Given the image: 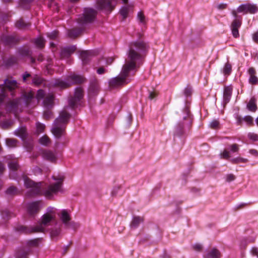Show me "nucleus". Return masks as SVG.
I'll return each mask as SVG.
<instances>
[{
	"mask_svg": "<svg viewBox=\"0 0 258 258\" xmlns=\"http://www.w3.org/2000/svg\"><path fill=\"white\" fill-rule=\"evenodd\" d=\"M2 92L3 93L5 88H7L11 91L15 89L17 87V82L15 80L8 78L4 80V83L2 84Z\"/></svg>",
	"mask_w": 258,
	"mask_h": 258,
	"instance_id": "obj_15",
	"label": "nucleus"
},
{
	"mask_svg": "<svg viewBox=\"0 0 258 258\" xmlns=\"http://www.w3.org/2000/svg\"><path fill=\"white\" fill-rule=\"evenodd\" d=\"M191 94V90L189 88H185L184 90V94L186 96L190 95Z\"/></svg>",
	"mask_w": 258,
	"mask_h": 258,
	"instance_id": "obj_60",
	"label": "nucleus"
},
{
	"mask_svg": "<svg viewBox=\"0 0 258 258\" xmlns=\"http://www.w3.org/2000/svg\"><path fill=\"white\" fill-rule=\"evenodd\" d=\"M52 116V112L50 110H46L44 112L43 117L46 119H48Z\"/></svg>",
	"mask_w": 258,
	"mask_h": 258,
	"instance_id": "obj_50",
	"label": "nucleus"
},
{
	"mask_svg": "<svg viewBox=\"0 0 258 258\" xmlns=\"http://www.w3.org/2000/svg\"><path fill=\"white\" fill-rule=\"evenodd\" d=\"M15 134L22 138L25 137L26 135V129L25 127H20L15 131Z\"/></svg>",
	"mask_w": 258,
	"mask_h": 258,
	"instance_id": "obj_31",
	"label": "nucleus"
},
{
	"mask_svg": "<svg viewBox=\"0 0 258 258\" xmlns=\"http://www.w3.org/2000/svg\"><path fill=\"white\" fill-rule=\"evenodd\" d=\"M258 11V7L252 4H245L240 5L237 8V12L244 14H255Z\"/></svg>",
	"mask_w": 258,
	"mask_h": 258,
	"instance_id": "obj_7",
	"label": "nucleus"
},
{
	"mask_svg": "<svg viewBox=\"0 0 258 258\" xmlns=\"http://www.w3.org/2000/svg\"><path fill=\"white\" fill-rule=\"evenodd\" d=\"M116 5L115 0H99L97 2V7L101 10L112 11Z\"/></svg>",
	"mask_w": 258,
	"mask_h": 258,
	"instance_id": "obj_8",
	"label": "nucleus"
},
{
	"mask_svg": "<svg viewBox=\"0 0 258 258\" xmlns=\"http://www.w3.org/2000/svg\"><path fill=\"white\" fill-rule=\"evenodd\" d=\"M248 160L246 158H243L241 157L235 158L231 159L230 161L233 164H237L240 162L246 163L248 162Z\"/></svg>",
	"mask_w": 258,
	"mask_h": 258,
	"instance_id": "obj_37",
	"label": "nucleus"
},
{
	"mask_svg": "<svg viewBox=\"0 0 258 258\" xmlns=\"http://www.w3.org/2000/svg\"><path fill=\"white\" fill-rule=\"evenodd\" d=\"M36 131L38 134L42 133L45 129V125L39 122H37L36 123Z\"/></svg>",
	"mask_w": 258,
	"mask_h": 258,
	"instance_id": "obj_39",
	"label": "nucleus"
},
{
	"mask_svg": "<svg viewBox=\"0 0 258 258\" xmlns=\"http://www.w3.org/2000/svg\"><path fill=\"white\" fill-rule=\"evenodd\" d=\"M235 179V176L232 174H229L226 175V181L230 182L233 181Z\"/></svg>",
	"mask_w": 258,
	"mask_h": 258,
	"instance_id": "obj_52",
	"label": "nucleus"
},
{
	"mask_svg": "<svg viewBox=\"0 0 258 258\" xmlns=\"http://www.w3.org/2000/svg\"><path fill=\"white\" fill-rule=\"evenodd\" d=\"M82 30L80 28L70 30L68 32V35L71 38H75L81 34Z\"/></svg>",
	"mask_w": 258,
	"mask_h": 258,
	"instance_id": "obj_25",
	"label": "nucleus"
},
{
	"mask_svg": "<svg viewBox=\"0 0 258 258\" xmlns=\"http://www.w3.org/2000/svg\"><path fill=\"white\" fill-rule=\"evenodd\" d=\"M9 167L10 170L15 171L19 168V165L17 161H12L9 163Z\"/></svg>",
	"mask_w": 258,
	"mask_h": 258,
	"instance_id": "obj_38",
	"label": "nucleus"
},
{
	"mask_svg": "<svg viewBox=\"0 0 258 258\" xmlns=\"http://www.w3.org/2000/svg\"><path fill=\"white\" fill-rule=\"evenodd\" d=\"M96 15V12L91 8H85L82 15L78 18V23L82 26L91 23L94 21Z\"/></svg>",
	"mask_w": 258,
	"mask_h": 258,
	"instance_id": "obj_5",
	"label": "nucleus"
},
{
	"mask_svg": "<svg viewBox=\"0 0 258 258\" xmlns=\"http://www.w3.org/2000/svg\"><path fill=\"white\" fill-rule=\"evenodd\" d=\"M210 127L212 129H217L219 126V121L218 120H213L210 123Z\"/></svg>",
	"mask_w": 258,
	"mask_h": 258,
	"instance_id": "obj_42",
	"label": "nucleus"
},
{
	"mask_svg": "<svg viewBox=\"0 0 258 258\" xmlns=\"http://www.w3.org/2000/svg\"><path fill=\"white\" fill-rule=\"evenodd\" d=\"M251 252L253 255L258 257V249L255 247H253L251 250Z\"/></svg>",
	"mask_w": 258,
	"mask_h": 258,
	"instance_id": "obj_56",
	"label": "nucleus"
},
{
	"mask_svg": "<svg viewBox=\"0 0 258 258\" xmlns=\"http://www.w3.org/2000/svg\"><path fill=\"white\" fill-rule=\"evenodd\" d=\"M17 61V59L15 58V57H11L8 60V63L9 64H11V63H15Z\"/></svg>",
	"mask_w": 258,
	"mask_h": 258,
	"instance_id": "obj_59",
	"label": "nucleus"
},
{
	"mask_svg": "<svg viewBox=\"0 0 258 258\" xmlns=\"http://www.w3.org/2000/svg\"><path fill=\"white\" fill-rule=\"evenodd\" d=\"M184 125L182 123H178L176 126V133L177 135H179L182 134V130L183 128Z\"/></svg>",
	"mask_w": 258,
	"mask_h": 258,
	"instance_id": "obj_41",
	"label": "nucleus"
},
{
	"mask_svg": "<svg viewBox=\"0 0 258 258\" xmlns=\"http://www.w3.org/2000/svg\"><path fill=\"white\" fill-rule=\"evenodd\" d=\"M25 103L27 106L30 105L31 102L34 100V93L32 92L25 93L23 95Z\"/></svg>",
	"mask_w": 258,
	"mask_h": 258,
	"instance_id": "obj_24",
	"label": "nucleus"
},
{
	"mask_svg": "<svg viewBox=\"0 0 258 258\" xmlns=\"http://www.w3.org/2000/svg\"><path fill=\"white\" fill-rule=\"evenodd\" d=\"M34 43L38 48H43L44 46L45 41L42 37H39L34 40Z\"/></svg>",
	"mask_w": 258,
	"mask_h": 258,
	"instance_id": "obj_32",
	"label": "nucleus"
},
{
	"mask_svg": "<svg viewBox=\"0 0 258 258\" xmlns=\"http://www.w3.org/2000/svg\"><path fill=\"white\" fill-rule=\"evenodd\" d=\"M2 41L8 45H10L15 43L17 41L18 39L13 36H4L2 38Z\"/></svg>",
	"mask_w": 258,
	"mask_h": 258,
	"instance_id": "obj_20",
	"label": "nucleus"
},
{
	"mask_svg": "<svg viewBox=\"0 0 258 258\" xmlns=\"http://www.w3.org/2000/svg\"><path fill=\"white\" fill-rule=\"evenodd\" d=\"M28 252L24 250H21L18 252L17 258H27V256Z\"/></svg>",
	"mask_w": 258,
	"mask_h": 258,
	"instance_id": "obj_45",
	"label": "nucleus"
},
{
	"mask_svg": "<svg viewBox=\"0 0 258 258\" xmlns=\"http://www.w3.org/2000/svg\"><path fill=\"white\" fill-rule=\"evenodd\" d=\"M62 223L67 227L75 224L74 222H70L71 217L69 212L67 210H62L58 215Z\"/></svg>",
	"mask_w": 258,
	"mask_h": 258,
	"instance_id": "obj_10",
	"label": "nucleus"
},
{
	"mask_svg": "<svg viewBox=\"0 0 258 258\" xmlns=\"http://www.w3.org/2000/svg\"><path fill=\"white\" fill-rule=\"evenodd\" d=\"M220 257L221 253L220 251L215 248L208 251L204 256V258H220Z\"/></svg>",
	"mask_w": 258,
	"mask_h": 258,
	"instance_id": "obj_21",
	"label": "nucleus"
},
{
	"mask_svg": "<svg viewBox=\"0 0 258 258\" xmlns=\"http://www.w3.org/2000/svg\"><path fill=\"white\" fill-rule=\"evenodd\" d=\"M130 8V7L129 6H123L120 8L119 13L122 17L123 20L127 17Z\"/></svg>",
	"mask_w": 258,
	"mask_h": 258,
	"instance_id": "obj_28",
	"label": "nucleus"
},
{
	"mask_svg": "<svg viewBox=\"0 0 258 258\" xmlns=\"http://www.w3.org/2000/svg\"><path fill=\"white\" fill-rule=\"evenodd\" d=\"M60 233V228H58V229L56 228L55 229H52L50 232L51 237L52 238H54L56 237L57 236H58L59 235Z\"/></svg>",
	"mask_w": 258,
	"mask_h": 258,
	"instance_id": "obj_40",
	"label": "nucleus"
},
{
	"mask_svg": "<svg viewBox=\"0 0 258 258\" xmlns=\"http://www.w3.org/2000/svg\"><path fill=\"white\" fill-rule=\"evenodd\" d=\"M106 72V70L103 67H100L97 70V73L99 75L104 74Z\"/></svg>",
	"mask_w": 258,
	"mask_h": 258,
	"instance_id": "obj_55",
	"label": "nucleus"
},
{
	"mask_svg": "<svg viewBox=\"0 0 258 258\" xmlns=\"http://www.w3.org/2000/svg\"><path fill=\"white\" fill-rule=\"evenodd\" d=\"M192 247L195 250L198 251H200L202 248V246L200 244H195L192 246Z\"/></svg>",
	"mask_w": 258,
	"mask_h": 258,
	"instance_id": "obj_54",
	"label": "nucleus"
},
{
	"mask_svg": "<svg viewBox=\"0 0 258 258\" xmlns=\"http://www.w3.org/2000/svg\"><path fill=\"white\" fill-rule=\"evenodd\" d=\"M30 25V23L25 22L22 19H19L15 23V26L17 28L23 30L27 29Z\"/></svg>",
	"mask_w": 258,
	"mask_h": 258,
	"instance_id": "obj_23",
	"label": "nucleus"
},
{
	"mask_svg": "<svg viewBox=\"0 0 258 258\" xmlns=\"http://www.w3.org/2000/svg\"><path fill=\"white\" fill-rule=\"evenodd\" d=\"M41 205L42 202L41 201H36L28 204L27 206V211L28 213L31 216L37 213Z\"/></svg>",
	"mask_w": 258,
	"mask_h": 258,
	"instance_id": "obj_12",
	"label": "nucleus"
},
{
	"mask_svg": "<svg viewBox=\"0 0 258 258\" xmlns=\"http://www.w3.org/2000/svg\"><path fill=\"white\" fill-rule=\"evenodd\" d=\"M39 154L44 160L51 162H54L56 160V155L52 151L46 149H40Z\"/></svg>",
	"mask_w": 258,
	"mask_h": 258,
	"instance_id": "obj_11",
	"label": "nucleus"
},
{
	"mask_svg": "<svg viewBox=\"0 0 258 258\" xmlns=\"http://www.w3.org/2000/svg\"><path fill=\"white\" fill-rule=\"evenodd\" d=\"M50 85L52 87H58L61 89H65L71 86V84L66 79L64 81L60 79H56L51 81Z\"/></svg>",
	"mask_w": 258,
	"mask_h": 258,
	"instance_id": "obj_14",
	"label": "nucleus"
},
{
	"mask_svg": "<svg viewBox=\"0 0 258 258\" xmlns=\"http://www.w3.org/2000/svg\"><path fill=\"white\" fill-rule=\"evenodd\" d=\"M249 75V83L251 85L258 84V78L255 76L256 71L253 68H250L248 71Z\"/></svg>",
	"mask_w": 258,
	"mask_h": 258,
	"instance_id": "obj_18",
	"label": "nucleus"
},
{
	"mask_svg": "<svg viewBox=\"0 0 258 258\" xmlns=\"http://www.w3.org/2000/svg\"><path fill=\"white\" fill-rule=\"evenodd\" d=\"M227 7V5L226 4H219L217 6V8L220 10H222L225 9Z\"/></svg>",
	"mask_w": 258,
	"mask_h": 258,
	"instance_id": "obj_53",
	"label": "nucleus"
},
{
	"mask_svg": "<svg viewBox=\"0 0 258 258\" xmlns=\"http://www.w3.org/2000/svg\"><path fill=\"white\" fill-rule=\"evenodd\" d=\"M39 142L43 146H47L51 143V141L47 136L44 135L39 139Z\"/></svg>",
	"mask_w": 258,
	"mask_h": 258,
	"instance_id": "obj_30",
	"label": "nucleus"
},
{
	"mask_svg": "<svg viewBox=\"0 0 258 258\" xmlns=\"http://www.w3.org/2000/svg\"><path fill=\"white\" fill-rule=\"evenodd\" d=\"M6 143L7 146L13 148L17 146V141L13 139H7Z\"/></svg>",
	"mask_w": 258,
	"mask_h": 258,
	"instance_id": "obj_34",
	"label": "nucleus"
},
{
	"mask_svg": "<svg viewBox=\"0 0 258 258\" xmlns=\"http://www.w3.org/2000/svg\"><path fill=\"white\" fill-rule=\"evenodd\" d=\"M93 55V52L91 51H82L80 53V57L83 63H86L89 60L90 57Z\"/></svg>",
	"mask_w": 258,
	"mask_h": 258,
	"instance_id": "obj_22",
	"label": "nucleus"
},
{
	"mask_svg": "<svg viewBox=\"0 0 258 258\" xmlns=\"http://www.w3.org/2000/svg\"><path fill=\"white\" fill-rule=\"evenodd\" d=\"M114 59L112 57L108 58L106 60V63L108 65L111 64V63L113 62Z\"/></svg>",
	"mask_w": 258,
	"mask_h": 258,
	"instance_id": "obj_63",
	"label": "nucleus"
},
{
	"mask_svg": "<svg viewBox=\"0 0 258 258\" xmlns=\"http://www.w3.org/2000/svg\"><path fill=\"white\" fill-rule=\"evenodd\" d=\"M52 178L56 182L49 185L46 190L42 191L40 189L41 183H35L29 177L24 176L23 177L24 185L28 189L26 194L27 196L28 197H33L41 195L44 196L47 199L51 198L53 194L60 191L64 179L62 176L56 177L53 176Z\"/></svg>",
	"mask_w": 258,
	"mask_h": 258,
	"instance_id": "obj_2",
	"label": "nucleus"
},
{
	"mask_svg": "<svg viewBox=\"0 0 258 258\" xmlns=\"http://www.w3.org/2000/svg\"><path fill=\"white\" fill-rule=\"evenodd\" d=\"M54 217L49 214L43 215L41 218V222L35 227H27L20 226L19 230L23 232L26 234H30L36 232H44L45 227L48 226Z\"/></svg>",
	"mask_w": 258,
	"mask_h": 258,
	"instance_id": "obj_4",
	"label": "nucleus"
},
{
	"mask_svg": "<svg viewBox=\"0 0 258 258\" xmlns=\"http://www.w3.org/2000/svg\"><path fill=\"white\" fill-rule=\"evenodd\" d=\"M241 19H235L232 22L231 27L233 36L237 38L239 36L238 29L241 25Z\"/></svg>",
	"mask_w": 258,
	"mask_h": 258,
	"instance_id": "obj_16",
	"label": "nucleus"
},
{
	"mask_svg": "<svg viewBox=\"0 0 258 258\" xmlns=\"http://www.w3.org/2000/svg\"><path fill=\"white\" fill-rule=\"evenodd\" d=\"M6 194L10 196H13L17 195L18 193V189L15 186L9 187L6 191Z\"/></svg>",
	"mask_w": 258,
	"mask_h": 258,
	"instance_id": "obj_35",
	"label": "nucleus"
},
{
	"mask_svg": "<svg viewBox=\"0 0 258 258\" xmlns=\"http://www.w3.org/2000/svg\"><path fill=\"white\" fill-rule=\"evenodd\" d=\"M43 79L38 76H35L32 79V83L36 86H39L43 83Z\"/></svg>",
	"mask_w": 258,
	"mask_h": 258,
	"instance_id": "obj_36",
	"label": "nucleus"
},
{
	"mask_svg": "<svg viewBox=\"0 0 258 258\" xmlns=\"http://www.w3.org/2000/svg\"><path fill=\"white\" fill-rule=\"evenodd\" d=\"M138 19L142 23H145V16L142 12H139L137 15Z\"/></svg>",
	"mask_w": 258,
	"mask_h": 258,
	"instance_id": "obj_47",
	"label": "nucleus"
},
{
	"mask_svg": "<svg viewBox=\"0 0 258 258\" xmlns=\"http://www.w3.org/2000/svg\"><path fill=\"white\" fill-rule=\"evenodd\" d=\"M255 99L254 98H252L249 100V102L247 104V107L248 109L252 112H255L257 109V106L255 104Z\"/></svg>",
	"mask_w": 258,
	"mask_h": 258,
	"instance_id": "obj_27",
	"label": "nucleus"
},
{
	"mask_svg": "<svg viewBox=\"0 0 258 258\" xmlns=\"http://www.w3.org/2000/svg\"><path fill=\"white\" fill-rule=\"evenodd\" d=\"M229 149L233 153L237 152L239 151V146L236 144H233L229 146Z\"/></svg>",
	"mask_w": 258,
	"mask_h": 258,
	"instance_id": "obj_44",
	"label": "nucleus"
},
{
	"mask_svg": "<svg viewBox=\"0 0 258 258\" xmlns=\"http://www.w3.org/2000/svg\"><path fill=\"white\" fill-rule=\"evenodd\" d=\"M149 46L143 40H139L132 42L129 45L127 59L123 66L120 76L113 78L109 81L111 88H115L127 84L126 78L129 73L137 67L143 58L146 55Z\"/></svg>",
	"mask_w": 258,
	"mask_h": 258,
	"instance_id": "obj_1",
	"label": "nucleus"
},
{
	"mask_svg": "<svg viewBox=\"0 0 258 258\" xmlns=\"http://www.w3.org/2000/svg\"><path fill=\"white\" fill-rule=\"evenodd\" d=\"M221 157L224 159H228L230 158V153L226 150H224L222 153L221 154Z\"/></svg>",
	"mask_w": 258,
	"mask_h": 258,
	"instance_id": "obj_51",
	"label": "nucleus"
},
{
	"mask_svg": "<svg viewBox=\"0 0 258 258\" xmlns=\"http://www.w3.org/2000/svg\"><path fill=\"white\" fill-rule=\"evenodd\" d=\"M38 239L30 240L28 242V244L30 246H37L38 243Z\"/></svg>",
	"mask_w": 258,
	"mask_h": 258,
	"instance_id": "obj_49",
	"label": "nucleus"
},
{
	"mask_svg": "<svg viewBox=\"0 0 258 258\" xmlns=\"http://www.w3.org/2000/svg\"><path fill=\"white\" fill-rule=\"evenodd\" d=\"M70 117L71 115L69 113L63 110L60 112L58 117L55 119L51 131L55 138L59 139L65 136L66 126Z\"/></svg>",
	"mask_w": 258,
	"mask_h": 258,
	"instance_id": "obj_3",
	"label": "nucleus"
},
{
	"mask_svg": "<svg viewBox=\"0 0 258 258\" xmlns=\"http://www.w3.org/2000/svg\"><path fill=\"white\" fill-rule=\"evenodd\" d=\"M5 168L4 165L0 162V174H2L4 171Z\"/></svg>",
	"mask_w": 258,
	"mask_h": 258,
	"instance_id": "obj_62",
	"label": "nucleus"
},
{
	"mask_svg": "<svg viewBox=\"0 0 258 258\" xmlns=\"http://www.w3.org/2000/svg\"><path fill=\"white\" fill-rule=\"evenodd\" d=\"M243 120H244L248 125H251L253 124V118L250 116H245Z\"/></svg>",
	"mask_w": 258,
	"mask_h": 258,
	"instance_id": "obj_43",
	"label": "nucleus"
},
{
	"mask_svg": "<svg viewBox=\"0 0 258 258\" xmlns=\"http://www.w3.org/2000/svg\"><path fill=\"white\" fill-rule=\"evenodd\" d=\"M157 93L155 92H150L149 98L152 100L155 98L157 96Z\"/></svg>",
	"mask_w": 258,
	"mask_h": 258,
	"instance_id": "obj_57",
	"label": "nucleus"
},
{
	"mask_svg": "<svg viewBox=\"0 0 258 258\" xmlns=\"http://www.w3.org/2000/svg\"><path fill=\"white\" fill-rule=\"evenodd\" d=\"M249 153L254 155L257 156L258 155V152L256 150L254 149H251L249 151Z\"/></svg>",
	"mask_w": 258,
	"mask_h": 258,
	"instance_id": "obj_64",
	"label": "nucleus"
},
{
	"mask_svg": "<svg viewBox=\"0 0 258 258\" xmlns=\"http://www.w3.org/2000/svg\"><path fill=\"white\" fill-rule=\"evenodd\" d=\"M248 137L253 141H258V135L254 133H249L248 134Z\"/></svg>",
	"mask_w": 258,
	"mask_h": 258,
	"instance_id": "obj_48",
	"label": "nucleus"
},
{
	"mask_svg": "<svg viewBox=\"0 0 258 258\" xmlns=\"http://www.w3.org/2000/svg\"><path fill=\"white\" fill-rule=\"evenodd\" d=\"M232 93V88L231 86L224 87L223 92V102L224 104L228 103L231 99Z\"/></svg>",
	"mask_w": 258,
	"mask_h": 258,
	"instance_id": "obj_17",
	"label": "nucleus"
},
{
	"mask_svg": "<svg viewBox=\"0 0 258 258\" xmlns=\"http://www.w3.org/2000/svg\"><path fill=\"white\" fill-rule=\"evenodd\" d=\"M98 80L94 78L92 79L90 81V90L95 92L96 91L98 90Z\"/></svg>",
	"mask_w": 258,
	"mask_h": 258,
	"instance_id": "obj_29",
	"label": "nucleus"
},
{
	"mask_svg": "<svg viewBox=\"0 0 258 258\" xmlns=\"http://www.w3.org/2000/svg\"><path fill=\"white\" fill-rule=\"evenodd\" d=\"M30 76V74L26 72L23 75V79L24 81L26 80V79Z\"/></svg>",
	"mask_w": 258,
	"mask_h": 258,
	"instance_id": "obj_61",
	"label": "nucleus"
},
{
	"mask_svg": "<svg viewBox=\"0 0 258 258\" xmlns=\"http://www.w3.org/2000/svg\"><path fill=\"white\" fill-rule=\"evenodd\" d=\"M143 221L144 219L142 217L139 216L135 217L131 222V227L133 228H136Z\"/></svg>",
	"mask_w": 258,
	"mask_h": 258,
	"instance_id": "obj_26",
	"label": "nucleus"
},
{
	"mask_svg": "<svg viewBox=\"0 0 258 258\" xmlns=\"http://www.w3.org/2000/svg\"><path fill=\"white\" fill-rule=\"evenodd\" d=\"M67 80L71 84H82L86 82V78L81 75L73 74L67 77Z\"/></svg>",
	"mask_w": 258,
	"mask_h": 258,
	"instance_id": "obj_13",
	"label": "nucleus"
},
{
	"mask_svg": "<svg viewBox=\"0 0 258 258\" xmlns=\"http://www.w3.org/2000/svg\"><path fill=\"white\" fill-rule=\"evenodd\" d=\"M37 100L43 99V105L46 108L52 107L53 105L54 96L51 93H48L46 95L44 91L42 89L38 90L36 96Z\"/></svg>",
	"mask_w": 258,
	"mask_h": 258,
	"instance_id": "obj_6",
	"label": "nucleus"
},
{
	"mask_svg": "<svg viewBox=\"0 0 258 258\" xmlns=\"http://www.w3.org/2000/svg\"><path fill=\"white\" fill-rule=\"evenodd\" d=\"M83 90L82 88L78 87L75 89L74 96L72 97L69 101V105L74 107L83 97Z\"/></svg>",
	"mask_w": 258,
	"mask_h": 258,
	"instance_id": "obj_9",
	"label": "nucleus"
},
{
	"mask_svg": "<svg viewBox=\"0 0 258 258\" xmlns=\"http://www.w3.org/2000/svg\"><path fill=\"white\" fill-rule=\"evenodd\" d=\"M76 49V47L75 46H72L63 48L60 52L61 57H68L75 52Z\"/></svg>",
	"mask_w": 258,
	"mask_h": 258,
	"instance_id": "obj_19",
	"label": "nucleus"
},
{
	"mask_svg": "<svg viewBox=\"0 0 258 258\" xmlns=\"http://www.w3.org/2000/svg\"><path fill=\"white\" fill-rule=\"evenodd\" d=\"M253 40L255 42H258V31L253 35Z\"/></svg>",
	"mask_w": 258,
	"mask_h": 258,
	"instance_id": "obj_58",
	"label": "nucleus"
},
{
	"mask_svg": "<svg viewBox=\"0 0 258 258\" xmlns=\"http://www.w3.org/2000/svg\"><path fill=\"white\" fill-rule=\"evenodd\" d=\"M231 65L229 62H227L223 69V73L224 75H229L231 73Z\"/></svg>",
	"mask_w": 258,
	"mask_h": 258,
	"instance_id": "obj_33",
	"label": "nucleus"
},
{
	"mask_svg": "<svg viewBox=\"0 0 258 258\" xmlns=\"http://www.w3.org/2000/svg\"><path fill=\"white\" fill-rule=\"evenodd\" d=\"M58 35V32L53 31L51 33H47V36L51 39H55Z\"/></svg>",
	"mask_w": 258,
	"mask_h": 258,
	"instance_id": "obj_46",
	"label": "nucleus"
}]
</instances>
